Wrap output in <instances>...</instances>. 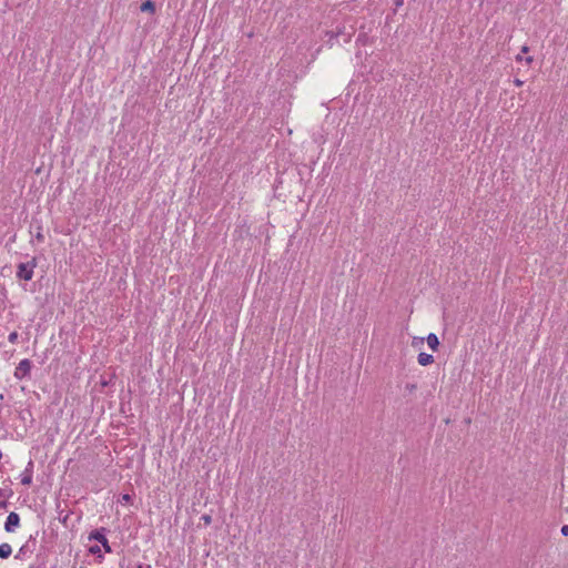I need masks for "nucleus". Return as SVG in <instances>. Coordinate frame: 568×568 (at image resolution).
Segmentation results:
<instances>
[{
    "instance_id": "nucleus-8",
    "label": "nucleus",
    "mask_w": 568,
    "mask_h": 568,
    "mask_svg": "<svg viewBox=\"0 0 568 568\" xmlns=\"http://www.w3.org/2000/svg\"><path fill=\"white\" fill-rule=\"evenodd\" d=\"M12 554V548L8 542H3L0 545V558L7 559Z\"/></svg>"
},
{
    "instance_id": "nucleus-9",
    "label": "nucleus",
    "mask_w": 568,
    "mask_h": 568,
    "mask_svg": "<svg viewBox=\"0 0 568 568\" xmlns=\"http://www.w3.org/2000/svg\"><path fill=\"white\" fill-rule=\"evenodd\" d=\"M141 11H148L150 13H154L155 12V3L152 1V0H146L145 2H143L141 4Z\"/></svg>"
},
{
    "instance_id": "nucleus-1",
    "label": "nucleus",
    "mask_w": 568,
    "mask_h": 568,
    "mask_svg": "<svg viewBox=\"0 0 568 568\" xmlns=\"http://www.w3.org/2000/svg\"><path fill=\"white\" fill-rule=\"evenodd\" d=\"M36 266L37 260L34 257L26 263H20L17 270V277L24 281H31Z\"/></svg>"
},
{
    "instance_id": "nucleus-15",
    "label": "nucleus",
    "mask_w": 568,
    "mask_h": 568,
    "mask_svg": "<svg viewBox=\"0 0 568 568\" xmlns=\"http://www.w3.org/2000/svg\"><path fill=\"white\" fill-rule=\"evenodd\" d=\"M560 531H561L562 536L567 537L568 536V525L562 526Z\"/></svg>"
},
{
    "instance_id": "nucleus-7",
    "label": "nucleus",
    "mask_w": 568,
    "mask_h": 568,
    "mask_svg": "<svg viewBox=\"0 0 568 568\" xmlns=\"http://www.w3.org/2000/svg\"><path fill=\"white\" fill-rule=\"evenodd\" d=\"M427 344L432 351H437L439 346V339L436 334L429 333L427 338Z\"/></svg>"
},
{
    "instance_id": "nucleus-10",
    "label": "nucleus",
    "mask_w": 568,
    "mask_h": 568,
    "mask_svg": "<svg viewBox=\"0 0 568 568\" xmlns=\"http://www.w3.org/2000/svg\"><path fill=\"white\" fill-rule=\"evenodd\" d=\"M27 552H28V545H23L19 549L18 554L16 555V559H23L24 556L27 555Z\"/></svg>"
},
{
    "instance_id": "nucleus-6",
    "label": "nucleus",
    "mask_w": 568,
    "mask_h": 568,
    "mask_svg": "<svg viewBox=\"0 0 568 568\" xmlns=\"http://www.w3.org/2000/svg\"><path fill=\"white\" fill-rule=\"evenodd\" d=\"M418 364L422 366H427L434 363V356L427 353H419L417 356Z\"/></svg>"
},
{
    "instance_id": "nucleus-16",
    "label": "nucleus",
    "mask_w": 568,
    "mask_h": 568,
    "mask_svg": "<svg viewBox=\"0 0 568 568\" xmlns=\"http://www.w3.org/2000/svg\"><path fill=\"white\" fill-rule=\"evenodd\" d=\"M36 237H37V240H38V241H40V242H42V241H43V239H44V237H43V235H42V233H40V232H38V234H37V236H36Z\"/></svg>"
},
{
    "instance_id": "nucleus-2",
    "label": "nucleus",
    "mask_w": 568,
    "mask_h": 568,
    "mask_svg": "<svg viewBox=\"0 0 568 568\" xmlns=\"http://www.w3.org/2000/svg\"><path fill=\"white\" fill-rule=\"evenodd\" d=\"M104 531H105L104 528L95 529V530L90 532L89 539L90 540H95V541L100 542L102 545V547H103L105 552H112V548L109 545V541H108V539L105 537Z\"/></svg>"
},
{
    "instance_id": "nucleus-3",
    "label": "nucleus",
    "mask_w": 568,
    "mask_h": 568,
    "mask_svg": "<svg viewBox=\"0 0 568 568\" xmlns=\"http://www.w3.org/2000/svg\"><path fill=\"white\" fill-rule=\"evenodd\" d=\"M31 366L32 365H31L30 359H28V358L22 359L16 367V371L13 374L14 377L17 379H22V378L29 376L30 372H31Z\"/></svg>"
},
{
    "instance_id": "nucleus-4",
    "label": "nucleus",
    "mask_w": 568,
    "mask_h": 568,
    "mask_svg": "<svg viewBox=\"0 0 568 568\" xmlns=\"http://www.w3.org/2000/svg\"><path fill=\"white\" fill-rule=\"evenodd\" d=\"M20 526V516L19 514L11 511L7 520L4 523V530L7 532H13Z\"/></svg>"
},
{
    "instance_id": "nucleus-18",
    "label": "nucleus",
    "mask_w": 568,
    "mask_h": 568,
    "mask_svg": "<svg viewBox=\"0 0 568 568\" xmlns=\"http://www.w3.org/2000/svg\"><path fill=\"white\" fill-rule=\"evenodd\" d=\"M525 61H526V63H527V64H531V63H532V61H534V59H532V57H527V58L525 59Z\"/></svg>"
},
{
    "instance_id": "nucleus-20",
    "label": "nucleus",
    "mask_w": 568,
    "mask_h": 568,
    "mask_svg": "<svg viewBox=\"0 0 568 568\" xmlns=\"http://www.w3.org/2000/svg\"><path fill=\"white\" fill-rule=\"evenodd\" d=\"M7 505H8L7 501L3 500V501L0 503V508H7Z\"/></svg>"
},
{
    "instance_id": "nucleus-13",
    "label": "nucleus",
    "mask_w": 568,
    "mask_h": 568,
    "mask_svg": "<svg viewBox=\"0 0 568 568\" xmlns=\"http://www.w3.org/2000/svg\"><path fill=\"white\" fill-rule=\"evenodd\" d=\"M201 520L205 524V525H210L212 523V517L210 515H203L201 517Z\"/></svg>"
},
{
    "instance_id": "nucleus-12",
    "label": "nucleus",
    "mask_w": 568,
    "mask_h": 568,
    "mask_svg": "<svg viewBox=\"0 0 568 568\" xmlns=\"http://www.w3.org/2000/svg\"><path fill=\"white\" fill-rule=\"evenodd\" d=\"M89 551H90L91 554H93V555H98V557H99L100 559H102V558H103V557H102V555H100L101 549H100V547H99V546H92V547H90Z\"/></svg>"
},
{
    "instance_id": "nucleus-14",
    "label": "nucleus",
    "mask_w": 568,
    "mask_h": 568,
    "mask_svg": "<svg viewBox=\"0 0 568 568\" xmlns=\"http://www.w3.org/2000/svg\"><path fill=\"white\" fill-rule=\"evenodd\" d=\"M121 500L124 503H130L132 500V497L129 494H124L122 495Z\"/></svg>"
},
{
    "instance_id": "nucleus-5",
    "label": "nucleus",
    "mask_w": 568,
    "mask_h": 568,
    "mask_svg": "<svg viewBox=\"0 0 568 568\" xmlns=\"http://www.w3.org/2000/svg\"><path fill=\"white\" fill-rule=\"evenodd\" d=\"M33 462L29 460L24 471L21 474V484L29 486L32 484Z\"/></svg>"
},
{
    "instance_id": "nucleus-24",
    "label": "nucleus",
    "mask_w": 568,
    "mask_h": 568,
    "mask_svg": "<svg viewBox=\"0 0 568 568\" xmlns=\"http://www.w3.org/2000/svg\"><path fill=\"white\" fill-rule=\"evenodd\" d=\"M0 496H2V490L0 489Z\"/></svg>"
},
{
    "instance_id": "nucleus-11",
    "label": "nucleus",
    "mask_w": 568,
    "mask_h": 568,
    "mask_svg": "<svg viewBox=\"0 0 568 568\" xmlns=\"http://www.w3.org/2000/svg\"><path fill=\"white\" fill-rule=\"evenodd\" d=\"M18 333L17 332H12L9 334L8 336V341L11 343V344H16L18 342Z\"/></svg>"
},
{
    "instance_id": "nucleus-22",
    "label": "nucleus",
    "mask_w": 568,
    "mask_h": 568,
    "mask_svg": "<svg viewBox=\"0 0 568 568\" xmlns=\"http://www.w3.org/2000/svg\"><path fill=\"white\" fill-rule=\"evenodd\" d=\"M516 60H517L518 62H520V61L523 60V57H521L520 54H518V55L516 57Z\"/></svg>"
},
{
    "instance_id": "nucleus-17",
    "label": "nucleus",
    "mask_w": 568,
    "mask_h": 568,
    "mask_svg": "<svg viewBox=\"0 0 568 568\" xmlns=\"http://www.w3.org/2000/svg\"><path fill=\"white\" fill-rule=\"evenodd\" d=\"M529 51V47L523 45L521 47V53H527Z\"/></svg>"
},
{
    "instance_id": "nucleus-19",
    "label": "nucleus",
    "mask_w": 568,
    "mask_h": 568,
    "mask_svg": "<svg viewBox=\"0 0 568 568\" xmlns=\"http://www.w3.org/2000/svg\"><path fill=\"white\" fill-rule=\"evenodd\" d=\"M515 84H516L517 87H521V85H523V81H521V80H519V79H516V80H515Z\"/></svg>"
},
{
    "instance_id": "nucleus-21",
    "label": "nucleus",
    "mask_w": 568,
    "mask_h": 568,
    "mask_svg": "<svg viewBox=\"0 0 568 568\" xmlns=\"http://www.w3.org/2000/svg\"><path fill=\"white\" fill-rule=\"evenodd\" d=\"M407 388H408L409 390H414V389L416 388V385H414V384H412V385H407Z\"/></svg>"
},
{
    "instance_id": "nucleus-23",
    "label": "nucleus",
    "mask_w": 568,
    "mask_h": 568,
    "mask_svg": "<svg viewBox=\"0 0 568 568\" xmlns=\"http://www.w3.org/2000/svg\"><path fill=\"white\" fill-rule=\"evenodd\" d=\"M2 458V452L0 450V459Z\"/></svg>"
}]
</instances>
